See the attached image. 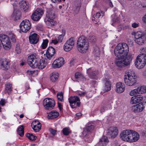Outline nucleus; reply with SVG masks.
<instances>
[{
	"mask_svg": "<svg viewBox=\"0 0 146 146\" xmlns=\"http://www.w3.org/2000/svg\"><path fill=\"white\" fill-rule=\"evenodd\" d=\"M129 51V48L127 44L125 43L119 44L115 47L114 53L115 56L118 58H127L130 55H128Z\"/></svg>",
	"mask_w": 146,
	"mask_h": 146,
	"instance_id": "nucleus-1",
	"label": "nucleus"
},
{
	"mask_svg": "<svg viewBox=\"0 0 146 146\" xmlns=\"http://www.w3.org/2000/svg\"><path fill=\"white\" fill-rule=\"evenodd\" d=\"M9 38L11 39L13 42H16V36L14 34L11 33H9V36L4 34L0 35V40L3 48L5 50H9L11 47V43Z\"/></svg>",
	"mask_w": 146,
	"mask_h": 146,
	"instance_id": "nucleus-2",
	"label": "nucleus"
},
{
	"mask_svg": "<svg viewBox=\"0 0 146 146\" xmlns=\"http://www.w3.org/2000/svg\"><path fill=\"white\" fill-rule=\"evenodd\" d=\"M140 51L142 53L138 56L135 61V64L138 68H143L146 64V48L142 47Z\"/></svg>",
	"mask_w": 146,
	"mask_h": 146,
	"instance_id": "nucleus-3",
	"label": "nucleus"
},
{
	"mask_svg": "<svg viewBox=\"0 0 146 146\" xmlns=\"http://www.w3.org/2000/svg\"><path fill=\"white\" fill-rule=\"evenodd\" d=\"M89 46L88 41L86 37L82 36L78 39L77 43V48L80 52L84 53L88 50Z\"/></svg>",
	"mask_w": 146,
	"mask_h": 146,
	"instance_id": "nucleus-4",
	"label": "nucleus"
},
{
	"mask_svg": "<svg viewBox=\"0 0 146 146\" xmlns=\"http://www.w3.org/2000/svg\"><path fill=\"white\" fill-rule=\"evenodd\" d=\"M135 41L139 45L144 44L146 40V36L145 33L142 31L137 32L135 33Z\"/></svg>",
	"mask_w": 146,
	"mask_h": 146,
	"instance_id": "nucleus-5",
	"label": "nucleus"
},
{
	"mask_svg": "<svg viewBox=\"0 0 146 146\" xmlns=\"http://www.w3.org/2000/svg\"><path fill=\"white\" fill-rule=\"evenodd\" d=\"M119 58V59H115V63L116 65L119 67H122L128 66L129 64L132 60L131 56H128L127 58H126L124 59L121 58Z\"/></svg>",
	"mask_w": 146,
	"mask_h": 146,
	"instance_id": "nucleus-6",
	"label": "nucleus"
},
{
	"mask_svg": "<svg viewBox=\"0 0 146 146\" xmlns=\"http://www.w3.org/2000/svg\"><path fill=\"white\" fill-rule=\"evenodd\" d=\"M68 100L71 107L73 108L79 107L80 106V100L77 96L70 97L68 98Z\"/></svg>",
	"mask_w": 146,
	"mask_h": 146,
	"instance_id": "nucleus-7",
	"label": "nucleus"
},
{
	"mask_svg": "<svg viewBox=\"0 0 146 146\" xmlns=\"http://www.w3.org/2000/svg\"><path fill=\"white\" fill-rule=\"evenodd\" d=\"M21 31L23 32L26 33L31 28V25L29 21L28 20L23 21L20 25Z\"/></svg>",
	"mask_w": 146,
	"mask_h": 146,
	"instance_id": "nucleus-8",
	"label": "nucleus"
},
{
	"mask_svg": "<svg viewBox=\"0 0 146 146\" xmlns=\"http://www.w3.org/2000/svg\"><path fill=\"white\" fill-rule=\"evenodd\" d=\"M44 13L43 10L42 8H38L32 14L31 18L35 21H38Z\"/></svg>",
	"mask_w": 146,
	"mask_h": 146,
	"instance_id": "nucleus-9",
	"label": "nucleus"
},
{
	"mask_svg": "<svg viewBox=\"0 0 146 146\" xmlns=\"http://www.w3.org/2000/svg\"><path fill=\"white\" fill-rule=\"evenodd\" d=\"M55 102L54 100L50 98L44 99L43 103V104L46 110H51L53 108L55 105Z\"/></svg>",
	"mask_w": 146,
	"mask_h": 146,
	"instance_id": "nucleus-10",
	"label": "nucleus"
},
{
	"mask_svg": "<svg viewBox=\"0 0 146 146\" xmlns=\"http://www.w3.org/2000/svg\"><path fill=\"white\" fill-rule=\"evenodd\" d=\"M38 61V59L36 57L35 55L32 54L28 56L27 63L30 67L33 68H35L37 65V62Z\"/></svg>",
	"mask_w": 146,
	"mask_h": 146,
	"instance_id": "nucleus-11",
	"label": "nucleus"
},
{
	"mask_svg": "<svg viewBox=\"0 0 146 146\" xmlns=\"http://www.w3.org/2000/svg\"><path fill=\"white\" fill-rule=\"evenodd\" d=\"M75 44V41L73 37L68 40L64 45V50L66 52L70 50L73 48Z\"/></svg>",
	"mask_w": 146,
	"mask_h": 146,
	"instance_id": "nucleus-12",
	"label": "nucleus"
},
{
	"mask_svg": "<svg viewBox=\"0 0 146 146\" xmlns=\"http://www.w3.org/2000/svg\"><path fill=\"white\" fill-rule=\"evenodd\" d=\"M131 131H132V130L123 131L120 134V138L123 141L129 142Z\"/></svg>",
	"mask_w": 146,
	"mask_h": 146,
	"instance_id": "nucleus-13",
	"label": "nucleus"
},
{
	"mask_svg": "<svg viewBox=\"0 0 146 146\" xmlns=\"http://www.w3.org/2000/svg\"><path fill=\"white\" fill-rule=\"evenodd\" d=\"M124 82L126 84L129 86L133 85L137 82V79L133 77H124Z\"/></svg>",
	"mask_w": 146,
	"mask_h": 146,
	"instance_id": "nucleus-14",
	"label": "nucleus"
},
{
	"mask_svg": "<svg viewBox=\"0 0 146 146\" xmlns=\"http://www.w3.org/2000/svg\"><path fill=\"white\" fill-rule=\"evenodd\" d=\"M10 61L8 59H2L0 62V64L2 68L4 70L8 69L10 64Z\"/></svg>",
	"mask_w": 146,
	"mask_h": 146,
	"instance_id": "nucleus-15",
	"label": "nucleus"
},
{
	"mask_svg": "<svg viewBox=\"0 0 146 146\" xmlns=\"http://www.w3.org/2000/svg\"><path fill=\"white\" fill-rule=\"evenodd\" d=\"M64 63V60L62 58H60L55 60L52 64L53 68H59Z\"/></svg>",
	"mask_w": 146,
	"mask_h": 146,
	"instance_id": "nucleus-16",
	"label": "nucleus"
},
{
	"mask_svg": "<svg viewBox=\"0 0 146 146\" xmlns=\"http://www.w3.org/2000/svg\"><path fill=\"white\" fill-rule=\"evenodd\" d=\"M118 133V129L116 127H111L108 129V134L111 137L115 138L117 135Z\"/></svg>",
	"mask_w": 146,
	"mask_h": 146,
	"instance_id": "nucleus-17",
	"label": "nucleus"
},
{
	"mask_svg": "<svg viewBox=\"0 0 146 146\" xmlns=\"http://www.w3.org/2000/svg\"><path fill=\"white\" fill-rule=\"evenodd\" d=\"M19 7L21 10L27 12L29 8L28 2L25 1H21L19 3Z\"/></svg>",
	"mask_w": 146,
	"mask_h": 146,
	"instance_id": "nucleus-18",
	"label": "nucleus"
},
{
	"mask_svg": "<svg viewBox=\"0 0 146 146\" xmlns=\"http://www.w3.org/2000/svg\"><path fill=\"white\" fill-rule=\"evenodd\" d=\"M115 91L118 93H122L125 90V86L123 83L119 82L116 84Z\"/></svg>",
	"mask_w": 146,
	"mask_h": 146,
	"instance_id": "nucleus-19",
	"label": "nucleus"
},
{
	"mask_svg": "<svg viewBox=\"0 0 146 146\" xmlns=\"http://www.w3.org/2000/svg\"><path fill=\"white\" fill-rule=\"evenodd\" d=\"M145 108L143 104L140 103L132 107V110L135 112L142 111Z\"/></svg>",
	"mask_w": 146,
	"mask_h": 146,
	"instance_id": "nucleus-20",
	"label": "nucleus"
},
{
	"mask_svg": "<svg viewBox=\"0 0 146 146\" xmlns=\"http://www.w3.org/2000/svg\"><path fill=\"white\" fill-rule=\"evenodd\" d=\"M55 51L54 48L52 46L49 47L46 51V54L47 58L50 59L51 58L55 53Z\"/></svg>",
	"mask_w": 146,
	"mask_h": 146,
	"instance_id": "nucleus-21",
	"label": "nucleus"
},
{
	"mask_svg": "<svg viewBox=\"0 0 146 146\" xmlns=\"http://www.w3.org/2000/svg\"><path fill=\"white\" fill-rule=\"evenodd\" d=\"M131 135L129 140L130 142H133L137 141L139 138V134L136 132L132 130L131 131Z\"/></svg>",
	"mask_w": 146,
	"mask_h": 146,
	"instance_id": "nucleus-22",
	"label": "nucleus"
},
{
	"mask_svg": "<svg viewBox=\"0 0 146 146\" xmlns=\"http://www.w3.org/2000/svg\"><path fill=\"white\" fill-rule=\"evenodd\" d=\"M103 82L105 84L104 90V92H108L110 90L111 83L109 79L105 78L103 80Z\"/></svg>",
	"mask_w": 146,
	"mask_h": 146,
	"instance_id": "nucleus-23",
	"label": "nucleus"
},
{
	"mask_svg": "<svg viewBox=\"0 0 146 146\" xmlns=\"http://www.w3.org/2000/svg\"><path fill=\"white\" fill-rule=\"evenodd\" d=\"M29 40L31 43L33 44H36L39 40V38L38 37L36 33H34L30 35L29 37Z\"/></svg>",
	"mask_w": 146,
	"mask_h": 146,
	"instance_id": "nucleus-24",
	"label": "nucleus"
},
{
	"mask_svg": "<svg viewBox=\"0 0 146 146\" xmlns=\"http://www.w3.org/2000/svg\"><path fill=\"white\" fill-rule=\"evenodd\" d=\"M143 96L141 95H138L131 98V103L135 104L141 102L143 99Z\"/></svg>",
	"mask_w": 146,
	"mask_h": 146,
	"instance_id": "nucleus-25",
	"label": "nucleus"
},
{
	"mask_svg": "<svg viewBox=\"0 0 146 146\" xmlns=\"http://www.w3.org/2000/svg\"><path fill=\"white\" fill-rule=\"evenodd\" d=\"M95 127L94 124L92 122H89L87 123L85 128H84V131H86L87 132L92 131Z\"/></svg>",
	"mask_w": 146,
	"mask_h": 146,
	"instance_id": "nucleus-26",
	"label": "nucleus"
},
{
	"mask_svg": "<svg viewBox=\"0 0 146 146\" xmlns=\"http://www.w3.org/2000/svg\"><path fill=\"white\" fill-rule=\"evenodd\" d=\"M12 84L9 82H6L5 84V92L8 94H11L12 91Z\"/></svg>",
	"mask_w": 146,
	"mask_h": 146,
	"instance_id": "nucleus-27",
	"label": "nucleus"
},
{
	"mask_svg": "<svg viewBox=\"0 0 146 146\" xmlns=\"http://www.w3.org/2000/svg\"><path fill=\"white\" fill-rule=\"evenodd\" d=\"M108 138L105 136H103L102 138L100 139L98 143L99 146H106L109 142Z\"/></svg>",
	"mask_w": 146,
	"mask_h": 146,
	"instance_id": "nucleus-28",
	"label": "nucleus"
},
{
	"mask_svg": "<svg viewBox=\"0 0 146 146\" xmlns=\"http://www.w3.org/2000/svg\"><path fill=\"white\" fill-rule=\"evenodd\" d=\"M45 22L49 28L57 25L56 22L53 19L45 18Z\"/></svg>",
	"mask_w": 146,
	"mask_h": 146,
	"instance_id": "nucleus-29",
	"label": "nucleus"
},
{
	"mask_svg": "<svg viewBox=\"0 0 146 146\" xmlns=\"http://www.w3.org/2000/svg\"><path fill=\"white\" fill-rule=\"evenodd\" d=\"M37 66L36 68L39 69H42L44 68L47 65V63L44 60H40L39 62H37Z\"/></svg>",
	"mask_w": 146,
	"mask_h": 146,
	"instance_id": "nucleus-30",
	"label": "nucleus"
},
{
	"mask_svg": "<svg viewBox=\"0 0 146 146\" xmlns=\"http://www.w3.org/2000/svg\"><path fill=\"white\" fill-rule=\"evenodd\" d=\"M59 113L56 111H52L48 113L47 118L48 119L56 118L59 116Z\"/></svg>",
	"mask_w": 146,
	"mask_h": 146,
	"instance_id": "nucleus-31",
	"label": "nucleus"
},
{
	"mask_svg": "<svg viewBox=\"0 0 146 146\" xmlns=\"http://www.w3.org/2000/svg\"><path fill=\"white\" fill-rule=\"evenodd\" d=\"M87 72L90 76H96L98 73V70H94L92 68H90L88 69L87 70Z\"/></svg>",
	"mask_w": 146,
	"mask_h": 146,
	"instance_id": "nucleus-32",
	"label": "nucleus"
},
{
	"mask_svg": "<svg viewBox=\"0 0 146 146\" xmlns=\"http://www.w3.org/2000/svg\"><path fill=\"white\" fill-rule=\"evenodd\" d=\"M21 15V13L20 11L14 10L12 17L15 20H17L19 19Z\"/></svg>",
	"mask_w": 146,
	"mask_h": 146,
	"instance_id": "nucleus-33",
	"label": "nucleus"
},
{
	"mask_svg": "<svg viewBox=\"0 0 146 146\" xmlns=\"http://www.w3.org/2000/svg\"><path fill=\"white\" fill-rule=\"evenodd\" d=\"M55 15L54 11H49L47 12L46 18L52 19L55 18Z\"/></svg>",
	"mask_w": 146,
	"mask_h": 146,
	"instance_id": "nucleus-34",
	"label": "nucleus"
},
{
	"mask_svg": "<svg viewBox=\"0 0 146 146\" xmlns=\"http://www.w3.org/2000/svg\"><path fill=\"white\" fill-rule=\"evenodd\" d=\"M135 77L134 71L132 70H129L125 72L124 77Z\"/></svg>",
	"mask_w": 146,
	"mask_h": 146,
	"instance_id": "nucleus-35",
	"label": "nucleus"
},
{
	"mask_svg": "<svg viewBox=\"0 0 146 146\" xmlns=\"http://www.w3.org/2000/svg\"><path fill=\"white\" fill-rule=\"evenodd\" d=\"M58 74L57 72L52 73L50 76V79L52 82H55L58 79Z\"/></svg>",
	"mask_w": 146,
	"mask_h": 146,
	"instance_id": "nucleus-36",
	"label": "nucleus"
},
{
	"mask_svg": "<svg viewBox=\"0 0 146 146\" xmlns=\"http://www.w3.org/2000/svg\"><path fill=\"white\" fill-rule=\"evenodd\" d=\"M137 89L138 94H143L146 93V86H139Z\"/></svg>",
	"mask_w": 146,
	"mask_h": 146,
	"instance_id": "nucleus-37",
	"label": "nucleus"
},
{
	"mask_svg": "<svg viewBox=\"0 0 146 146\" xmlns=\"http://www.w3.org/2000/svg\"><path fill=\"white\" fill-rule=\"evenodd\" d=\"M18 134L21 136L22 137L24 134V130L23 126H21L17 130Z\"/></svg>",
	"mask_w": 146,
	"mask_h": 146,
	"instance_id": "nucleus-38",
	"label": "nucleus"
},
{
	"mask_svg": "<svg viewBox=\"0 0 146 146\" xmlns=\"http://www.w3.org/2000/svg\"><path fill=\"white\" fill-rule=\"evenodd\" d=\"M75 78L80 80H83L84 79V76L80 72H77L75 74Z\"/></svg>",
	"mask_w": 146,
	"mask_h": 146,
	"instance_id": "nucleus-39",
	"label": "nucleus"
},
{
	"mask_svg": "<svg viewBox=\"0 0 146 146\" xmlns=\"http://www.w3.org/2000/svg\"><path fill=\"white\" fill-rule=\"evenodd\" d=\"M26 136L31 141H34L36 139L37 137L34 135L33 134L30 133H27L26 134Z\"/></svg>",
	"mask_w": 146,
	"mask_h": 146,
	"instance_id": "nucleus-40",
	"label": "nucleus"
},
{
	"mask_svg": "<svg viewBox=\"0 0 146 146\" xmlns=\"http://www.w3.org/2000/svg\"><path fill=\"white\" fill-rule=\"evenodd\" d=\"M70 131L69 130V128L66 127L63 129L62 132L64 135H68L70 133Z\"/></svg>",
	"mask_w": 146,
	"mask_h": 146,
	"instance_id": "nucleus-41",
	"label": "nucleus"
},
{
	"mask_svg": "<svg viewBox=\"0 0 146 146\" xmlns=\"http://www.w3.org/2000/svg\"><path fill=\"white\" fill-rule=\"evenodd\" d=\"M57 96L58 100L61 102H62L63 100V93L62 92L58 93Z\"/></svg>",
	"mask_w": 146,
	"mask_h": 146,
	"instance_id": "nucleus-42",
	"label": "nucleus"
},
{
	"mask_svg": "<svg viewBox=\"0 0 146 146\" xmlns=\"http://www.w3.org/2000/svg\"><path fill=\"white\" fill-rule=\"evenodd\" d=\"M76 11H78L81 7V0H76Z\"/></svg>",
	"mask_w": 146,
	"mask_h": 146,
	"instance_id": "nucleus-43",
	"label": "nucleus"
},
{
	"mask_svg": "<svg viewBox=\"0 0 146 146\" xmlns=\"http://www.w3.org/2000/svg\"><path fill=\"white\" fill-rule=\"evenodd\" d=\"M48 42V40L47 39L43 40L42 44V49H45L46 47Z\"/></svg>",
	"mask_w": 146,
	"mask_h": 146,
	"instance_id": "nucleus-44",
	"label": "nucleus"
},
{
	"mask_svg": "<svg viewBox=\"0 0 146 146\" xmlns=\"http://www.w3.org/2000/svg\"><path fill=\"white\" fill-rule=\"evenodd\" d=\"M88 39L90 42L92 43H94L96 41V39L95 36L93 35H90L89 36Z\"/></svg>",
	"mask_w": 146,
	"mask_h": 146,
	"instance_id": "nucleus-45",
	"label": "nucleus"
},
{
	"mask_svg": "<svg viewBox=\"0 0 146 146\" xmlns=\"http://www.w3.org/2000/svg\"><path fill=\"white\" fill-rule=\"evenodd\" d=\"M41 124H40L36 125L35 127H33L32 128L33 129L34 131L36 132H38L41 129Z\"/></svg>",
	"mask_w": 146,
	"mask_h": 146,
	"instance_id": "nucleus-46",
	"label": "nucleus"
},
{
	"mask_svg": "<svg viewBox=\"0 0 146 146\" xmlns=\"http://www.w3.org/2000/svg\"><path fill=\"white\" fill-rule=\"evenodd\" d=\"M41 124L40 122L37 120L33 121L31 123V126L32 128L35 127L36 125Z\"/></svg>",
	"mask_w": 146,
	"mask_h": 146,
	"instance_id": "nucleus-47",
	"label": "nucleus"
},
{
	"mask_svg": "<svg viewBox=\"0 0 146 146\" xmlns=\"http://www.w3.org/2000/svg\"><path fill=\"white\" fill-rule=\"evenodd\" d=\"M15 51L18 54L20 53L21 52V49L20 48L19 45L18 44H17L16 45Z\"/></svg>",
	"mask_w": 146,
	"mask_h": 146,
	"instance_id": "nucleus-48",
	"label": "nucleus"
},
{
	"mask_svg": "<svg viewBox=\"0 0 146 146\" xmlns=\"http://www.w3.org/2000/svg\"><path fill=\"white\" fill-rule=\"evenodd\" d=\"M137 93L138 94V90L137 89H134L133 90L131 91L130 93V95L131 96H132L135 95Z\"/></svg>",
	"mask_w": 146,
	"mask_h": 146,
	"instance_id": "nucleus-49",
	"label": "nucleus"
},
{
	"mask_svg": "<svg viewBox=\"0 0 146 146\" xmlns=\"http://www.w3.org/2000/svg\"><path fill=\"white\" fill-rule=\"evenodd\" d=\"M94 52L95 53L96 55H98L100 54V49L98 46H96L94 50Z\"/></svg>",
	"mask_w": 146,
	"mask_h": 146,
	"instance_id": "nucleus-50",
	"label": "nucleus"
},
{
	"mask_svg": "<svg viewBox=\"0 0 146 146\" xmlns=\"http://www.w3.org/2000/svg\"><path fill=\"white\" fill-rule=\"evenodd\" d=\"M64 35H60L58 38V41L61 42H62L64 37Z\"/></svg>",
	"mask_w": 146,
	"mask_h": 146,
	"instance_id": "nucleus-51",
	"label": "nucleus"
},
{
	"mask_svg": "<svg viewBox=\"0 0 146 146\" xmlns=\"http://www.w3.org/2000/svg\"><path fill=\"white\" fill-rule=\"evenodd\" d=\"M139 23H133L132 24V26L133 28H136L139 26Z\"/></svg>",
	"mask_w": 146,
	"mask_h": 146,
	"instance_id": "nucleus-52",
	"label": "nucleus"
},
{
	"mask_svg": "<svg viewBox=\"0 0 146 146\" xmlns=\"http://www.w3.org/2000/svg\"><path fill=\"white\" fill-rule=\"evenodd\" d=\"M5 100L3 99H2L0 102L1 105L2 106H4L5 104Z\"/></svg>",
	"mask_w": 146,
	"mask_h": 146,
	"instance_id": "nucleus-53",
	"label": "nucleus"
},
{
	"mask_svg": "<svg viewBox=\"0 0 146 146\" xmlns=\"http://www.w3.org/2000/svg\"><path fill=\"white\" fill-rule=\"evenodd\" d=\"M86 93L85 92H78V95L80 96H84L86 94Z\"/></svg>",
	"mask_w": 146,
	"mask_h": 146,
	"instance_id": "nucleus-54",
	"label": "nucleus"
},
{
	"mask_svg": "<svg viewBox=\"0 0 146 146\" xmlns=\"http://www.w3.org/2000/svg\"><path fill=\"white\" fill-rule=\"evenodd\" d=\"M58 106L59 109L60 111H61L62 110V105L60 103L58 102Z\"/></svg>",
	"mask_w": 146,
	"mask_h": 146,
	"instance_id": "nucleus-55",
	"label": "nucleus"
},
{
	"mask_svg": "<svg viewBox=\"0 0 146 146\" xmlns=\"http://www.w3.org/2000/svg\"><path fill=\"white\" fill-rule=\"evenodd\" d=\"M65 0H51V1L53 3H58L62 1H64Z\"/></svg>",
	"mask_w": 146,
	"mask_h": 146,
	"instance_id": "nucleus-56",
	"label": "nucleus"
},
{
	"mask_svg": "<svg viewBox=\"0 0 146 146\" xmlns=\"http://www.w3.org/2000/svg\"><path fill=\"white\" fill-rule=\"evenodd\" d=\"M58 42V41L56 39L51 40V42L54 43V44H57Z\"/></svg>",
	"mask_w": 146,
	"mask_h": 146,
	"instance_id": "nucleus-57",
	"label": "nucleus"
},
{
	"mask_svg": "<svg viewBox=\"0 0 146 146\" xmlns=\"http://www.w3.org/2000/svg\"><path fill=\"white\" fill-rule=\"evenodd\" d=\"M101 16L100 13H97L95 15L96 18H98Z\"/></svg>",
	"mask_w": 146,
	"mask_h": 146,
	"instance_id": "nucleus-58",
	"label": "nucleus"
},
{
	"mask_svg": "<svg viewBox=\"0 0 146 146\" xmlns=\"http://www.w3.org/2000/svg\"><path fill=\"white\" fill-rule=\"evenodd\" d=\"M50 133H51L53 135H54L55 134V133L56 132V131L55 130L52 129L50 131Z\"/></svg>",
	"mask_w": 146,
	"mask_h": 146,
	"instance_id": "nucleus-59",
	"label": "nucleus"
},
{
	"mask_svg": "<svg viewBox=\"0 0 146 146\" xmlns=\"http://www.w3.org/2000/svg\"><path fill=\"white\" fill-rule=\"evenodd\" d=\"M109 1V4L110 6L111 7H113V5L112 2L110 1Z\"/></svg>",
	"mask_w": 146,
	"mask_h": 146,
	"instance_id": "nucleus-60",
	"label": "nucleus"
},
{
	"mask_svg": "<svg viewBox=\"0 0 146 146\" xmlns=\"http://www.w3.org/2000/svg\"><path fill=\"white\" fill-rule=\"evenodd\" d=\"M107 109L106 108L104 109V108H101L100 110V111L101 112H103L105 110H107Z\"/></svg>",
	"mask_w": 146,
	"mask_h": 146,
	"instance_id": "nucleus-61",
	"label": "nucleus"
},
{
	"mask_svg": "<svg viewBox=\"0 0 146 146\" xmlns=\"http://www.w3.org/2000/svg\"><path fill=\"white\" fill-rule=\"evenodd\" d=\"M65 33H66V31H65V30H64V29H62V34L61 35H63L64 36V35L65 34Z\"/></svg>",
	"mask_w": 146,
	"mask_h": 146,
	"instance_id": "nucleus-62",
	"label": "nucleus"
},
{
	"mask_svg": "<svg viewBox=\"0 0 146 146\" xmlns=\"http://www.w3.org/2000/svg\"><path fill=\"white\" fill-rule=\"evenodd\" d=\"M82 114L80 113H78L76 114V115L77 116H80Z\"/></svg>",
	"mask_w": 146,
	"mask_h": 146,
	"instance_id": "nucleus-63",
	"label": "nucleus"
},
{
	"mask_svg": "<svg viewBox=\"0 0 146 146\" xmlns=\"http://www.w3.org/2000/svg\"><path fill=\"white\" fill-rule=\"evenodd\" d=\"M143 20H144V21L146 23V15L145 16V17H144V19H143Z\"/></svg>",
	"mask_w": 146,
	"mask_h": 146,
	"instance_id": "nucleus-64",
	"label": "nucleus"
}]
</instances>
